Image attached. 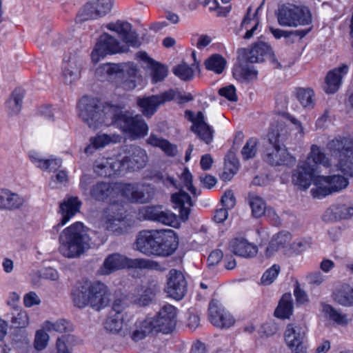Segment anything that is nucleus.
I'll return each instance as SVG.
<instances>
[{
	"mask_svg": "<svg viewBox=\"0 0 353 353\" xmlns=\"http://www.w3.org/2000/svg\"><path fill=\"white\" fill-rule=\"evenodd\" d=\"M121 139V136L116 134H98L96 137L90 138V144L85 148V152L91 153L92 149H99L110 143H119Z\"/></svg>",
	"mask_w": 353,
	"mask_h": 353,
	"instance_id": "34",
	"label": "nucleus"
},
{
	"mask_svg": "<svg viewBox=\"0 0 353 353\" xmlns=\"http://www.w3.org/2000/svg\"><path fill=\"white\" fill-rule=\"evenodd\" d=\"M208 313L210 322L217 327L229 328L234 324V317L217 301L210 303Z\"/></svg>",
	"mask_w": 353,
	"mask_h": 353,
	"instance_id": "23",
	"label": "nucleus"
},
{
	"mask_svg": "<svg viewBox=\"0 0 353 353\" xmlns=\"http://www.w3.org/2000/svg\"><path fill=\"white\" fill-rule=\"evenodd\" d=\"M174 98V92L172 89H170L160 94L139 98L137 104L141 108L143 114L147 117H150L156 112L159 105L173 100Z\"/></svg>",
	"mask_w": 353,
	"mask_h": 353,
	"instance_id": "18",
	"label": "nucleus"
},
{
	"mask_svg": "<svg viewBox=\"0 0 353 353\" xmlns=\"http://www.w3.org/2000/svg\"><path fill=\"white\" fill-rule=\"evenodd\" d=\"M29 339L24 329L15 330L12 334V345L15 348H22L28 345Z\"/></svg>",
	"mask_w": 353,
	"mask_h": 353,
	"instance_id": "55",
	"label": "nucleus"
},
{
	"mask_svg": "<svg viewBox=\"0 0 353 353\" xmlns=\"http://www.w3.org/2000/svg\"><path fill=\"white\" fill-rule=\"evenodd\" d=\"M125 216L118 205H109L103 213L105 227L106 230L116 234H122L126 231Z\"/></svg>",
	"mask_w": 353,
	"mask_h": 353,
	"instance_id": "17",
	"label": "nucleus"
},
{
	"mask_svg": "<svg viewBox=\"0 0 353 353\" xmlns=\"http://www.w3.org/2000/svg\"><path fill=\"white\" fill-rule=\"evenodd\" d=\"M177 309L172 305H163L154 317L147 318L151 323L154 332H171L176 324Z\"/></svg>",
	"mask_w": 353,
	"mask_h": 353,
	"instance_id": "13",
	"label": "nucleus"
},
{
	"mask_svg": "<svg viewBox=\"0 0 353 353\" xmlns=\"http://www.w3.org/2000/svg\"><path fill=\"white\" fill-rule=\"evenodd\" d=\"M183 185L192 194H196V189L192 185V175L188 168H185L180 176Z\"/></svg>",
	"mask_w": 353,
	"mask_h": 353,
	"instance_id": "62",
	"label": "nucleus"
},
{
	"mask_svg": "<svg viewBox=\"0 0 353 353\" xmlns=\"http://www.w3.org/2000/svg\"><path fill=\"white\" fill-rule=\"evenodd\" d=\"M159 290L160 288L157 284L150 283L141 286L137 288V294L132 297V301L139 306H147L152 302Z\"/></svg>",
	"mask_w": 353,
	"mask_h": 353,
	"instance_id": "29",
	"label": "nucleus"
},
{
	"mask_svg": "<svg viewBox=\"0 0 353 353\" xmlns=\"http://www.w3.org/2000/svg\"><path fill=\"white\" fill-rule=\"evenodd\" d=\"M124 268L147 269L163 272L165 268L158 262L145 259H130L119 253L109 254L98 270L99 275H109Z\"/></svg>",
	"mask_w": 353,
	"mask_h": 353,
	"instance_id": "4",
	"label": "nucleus"
},
{
	"mask_svg": "<svg viewBox=\"0 0 353 353\" xmlns=\"http://www.w3.org/2000/svg\"><path fill=\"white\" fill-rule=\"evenodd\" d=\"M141 213L147 220L170 226L177 224L176 216L162 205L146 206L141 210Z\"/></svg>",
	"mask_w": 353,
	"mask_h": 353,
	"instance_id": "19",
	"label": "nucleus"
},
{
	"mask_svg": "<svg viewBox=\"0 0 353 353\" xmlns=\"http://www.w3.org/2000/svg\"><path fill=\"white\" fill-rule=\"evenodd\" d=\"M146 143L153 147L159 148L168 156L174 157L177 153V148L175 145L172 144L168 140L151 133L146 140Z\"/></svg>",
	"mask_w": 353,
	"mask_h": 353,
	"instance_id": "41",
	"label": "nucleus"
},
{
	"mask_svg": "<svg viewBox=\"0 0 353 353\" xmlns=\"http://www.w3.org/2000/svg\"><path fill=\"white\" fill-rule=\"evenodd\" d=\"M192 130L206 144H210L213 140L214 130L205 121L202 112H198L196 125L192 126Z\"/></svg>",
	"mask_w": 353,
	"mask_h": 353,
	"instance_id": "33",
	"label": "nucleus"
},
{
	"mask_svg": "<svg viewBox=\"0 0 353 353\" xmlns=\"http://www.w3.org/2000/svg\"><path fill=\"white\" fill-rule=\"evenodd\" d=\"M348 69L347 65L343 64L327 73L324 85V90L326 93L333 94L339 90L342 83V79L347 73Z\"/></svg>",
	"mask_w": 353,
	"mask_h": 353,
	"instance_id": "28",
	"label": "nucleus"
},
{
	"mask_svg": "<svg viewBox=\"0 0 353 353\" xmlns=\"http://www.w3.org/2000/svg\"><path fill=\"white\" fill-rule=\"evenodd\" d=\"M292 235L289 232L281 231L273 236L265 249V254L268 257L274 255L280 250H285L290 247Z\"/></svg>",
	"mask_w": 353,
	"mask_h": 353,
	"instance_id": "30",
	"label": "nucleus"
},
{
	"mask_svg": "<svg viewBox=\"0 0 353 353\" xmlns=\"http://www.w3.org/2000/svg\"><path fill=\"white\" fill-rule=\"evenodd\" d=\"M281 268L279 265L274 264L268 269L263 274L261 282L263 285H269L272 284L278 276Z\"/></svg>",
	"mask_w": 353,
	"mask_h": 353,
	"instance_id": "59",
	"label": "nucleus"
},
{
	"mask_svg": "<svg viewBox=\"0 0 353 353\" xmlns=\"http://www.w3.org/2000/svg\"><path fill=\"white\" fill-rule=\"evenodd\" d=\"M94 172L100 176H111L120 172L121 163L119 158H100L94 161Z\"/></svg>",
	"mask_w": 353,
	"mask_h": 353,
	"instance_id": "27",
	"label": "nucleus"
},
{
	"mask_svg": "<svg viewBox=\"0 0 353 353\" xmlns=\"http://www.w3.org/2000/svg\"><path fill=\"white\" fill-rule=\"evenodd\" d=\"M136 249L146 256H168L176 250L178 243L173 231L143 230L136 239Z\"/></svg>",
	"mask_w": 353,
	"mask_h": 353,
	"instance_id": "1",
	"label": "nucleus"
},
{
	"mask_svg": "<svg viewBox=\"0 0 353 353\" xmlns=\"http://www.w3.org/2000/svg\"><path fill=\"white\" fill-rule=\"evenodd\" d=\"M234 78L241 83H248L257 79L258 72L254 66L239 63L232 69Z\"/></svg>",
	"mask_w": 353,
	"mask_h": 353,
	"instance_id": "37",
	"label": "nucleus"
},
{
	"mask_svg": "<svg viewBox=\"0 0 353 353\" xmlns=\"http://www.w3.org/2000/svg\"><path fill=\"white\" fill-rule=\"evenodd\" d=\"M78 108L80 118L90 128L95 130L103 125L108 126L112 124L113 117L108 112L115 109L116 105L104 107L98 99L84 97L80 100Z\"/></svg>",
	"mask_w": 353,
	"mask_h": 353,
	"instance_id": "3",
	"label": "nucleus"
},
{
	"mask_svg": "<svg viewBox=\"0 0 353 353\" xmlns=\"http://www.w3.org/2000/svg\"><path fill=\"white\" fill-rule=\"evenodd\" d=\"M79 187L84 195H89L97 201L108 200L115 190V184L103 181L93 183V178L88 174L81 176Z\"/></svg>",
	"mask_w": 353,
	"mask_h": 353,
	"instance_id": "10",
	"label": "nucleus"
},
{
	"mask_svg": "<svg viewBox=\"0 0 353 353\" xmlns=\"http://www.w3.org/2000/svg\"><path fill=\"white\" fill-rule=\"evenodd\" d=\"M83 59L77 52L66 53L62 63V77L65 84H72L80 78Z\"/></svg>",
	"mask_w": 353,
	"mask_h": 353,
	"instance_id": "15",
	"label": "nucleus"
},
{
	"mask_svg": "<svg viewBox=\"0 0 353 353\" xmlns=\"http://www.w3.org/2000/svg\"><path fill=\"white\" fill-rule=\"evenodd\" d=\"M120 48L119 43L114 37L108 33H104L99 37L92 52V60L93 62L97 63L101 58L107 54L119 52Z\"/></svg>",
	"mask_w": 353,
	"mask_h": 353,
	"instance_id": "21",
	"label": "nucleus"
},
{
	"mask_svg": "<svg viewBox=\"0 0 353 353\" xmlns=\"http://www.w3.org/2000/svg\"><path fill=\"white\" fill-rule=\"evenodd\" d=\"M277 20L281 26H305L312 23V14L306 7L288 3L279 8Z\"/></svg>",
	"mask_w": 353,
	"mask_h": 353,
	"instance_id": "8",
	"label": "nucleus"
},
{
	"mask_svg": "<svg viewBox=\"0 0 353 353\" xmlns=\"http://www.w3.org/2000/svg\"><path fill=\"white\" fill-rule=\"evenodd\" d=\"M272 52V49L266 43H256L246 53V59L250 63L262 62Z\"/></svg>",
	"mask_w": 353,
	"mask_h": 353,
	"instance_id": "38",
	"label": "nucleus"
},
{
	"mask_svg": "<svg viewBox=\"0 0 353 353\" xmlns=\"http://www.w3.org/2000/svg\"><path fill=\"white\" fill-rule=\"evenodd\" d=\"M16 313L12 314L11 323L12 326L16 330L22 329L28 325V316L26 311L16 310Z\"/></svg>",
	"mask_w": 353,
	"mask_h": 353,
	"instance_id": "54",
	"label": "nucleus"
},
{
	"mask_svg": "<svg viewBox=\"0 0 353 353\" xmlns=\"http://www.w3.org/2000/svg\"><path fill=\"white\" fill-rule=\"evenodd\" d=\"M81 201L77 196H67L60 203V212L61 219L60 222L54 227L58 231V228L65 225L77 213L80 212Z\"/></svg>",
	"mask_w": 353,
	"mask_h": 353,
	"instance_id": "25",
	"label": "nucleus"
},
{
	"mask_svg": "<svg viewBox=\"0 0 353 353\" xmlns=\"http://www.w3.org/2000/svg\"><path fill=\"white\" fill-rule=\"evenodd\" d=\"M73 341L74 336L70 334L57 338L54 353H72V343Z\"/></svg>",
	"mask_w": 353,
	"mask_h": 353,
	"instance_id": "51",
	"label": "nucleus"
},
{
	"mask_svg": "<svg viewBox=\"0 0 353 353\" xmlns=\"http://www.w3.org/2000/svg\"><path fill=\"white\" fill-rule=\"evenodd\" d=\"M248 200L253 216L259 218L265 214L267 206L262 197L254 192H250L248 194Z\"/></svg>",
	"mask_w": 353,
	"mask_h": 353,
	"instance_id": "45",
	"label": "nucleus"
},
{
	"mask_svg": "<svg viewBox=\"0 0 353 353\" xmlns=\"http://www.w3.org/2000/svg\"><path fill=\"white\" fill-rule=\"evenodd\" d=\"M204 64L207 70L221 74L225 67L226 61L220 54H214L207 59Z\"/></svg>",
	"mask_w": 353,
	"mask_h": 353,
	"instance_id": "47",
	"label": "nucleus"
},
{
	"mask_svg": "<svg viewBox=\"0 0 353 353\" xmlns=\"http://www.w3.org/2000/svg\"><path fill=\"white\" fill-rule=\"evenodd\" d=\"M120 64L105 63L96 70V75L101 81H117L120 83Z\"/></svg>",
	"mask_w": 353,
	"mask_h": 353,
	"instance_id": "36",
	"label": "nucleus"
},
{
	"mask_svg": "<svg viewBox=\"0 0 353 353\" xmlns=\"http://www.w3.org/2000/svg\"><path fill=\"white\" fill-rule=\"evenodd\" d=\"M120 83L127 89L136 88V80L139 77V70L133 63L120 64Z\"/></svg>",
	"mask_w": 353,
	"mask_h": 353,
	"instance_id": "31",
	"label": "nucleus"
},
{
	"mask_svg": "<svg viewBox=\"0 0 353 353\" xmlns=\"http://www.w3.org/2000/svg\"><path fill=\"white\" fill-rule=\"evenodd\" d=\"M171 199L174 203V208L179 211L180 219L186 221L193 205L190 196L185 191L180 190L179 192L173 194Z\"/></svg>",
	"mask_w": 353,
	"mask_h": 353,
	"instance_id": "26",
	"label": "nucleus"
},
{
	"mask_svg": "<svg viewBox=\"0 0 353 353\" xmlns=\"http://www.w3.org/2000/svg\"><path fill=\"white\" fill-rule=\"evenodd\" d=\"M232 252L238 256L250 258L256 255L257 248L243 238H236L230 243Z\"/></svg>",
	"mask_w": 353,
	"mask_h": 353,
	"instance_id": "32",
	"label": "nucleus"
},
{
	"mask_svg": "<svg viewBox=\"0 0 353 353\" xmlns=\"http://www.w3.org/2000/svg\"><path fill=\"white\" fill-rule=\"evenodd\" d=\"M121 195L130 203L146 204L155 196L156 190L153 185L145 182H135L123 184L120 189Z\"/></svg>",
	"mask_w": 353,
	"mask_h": 353,
	"instance_id": "9",
	"label": "nucleus"
},
{
	"mask_svg": "<svg viewBox=\"0 0 353 353\" xmlns=\"http://www.w3.org/2000/svg\"><path fill=\"white\" fill-rule=\"evenodd\" d=\"M28 353H39V351L44 349V329L41 328L36 332L34 342V350L28 347Z\"/></svg>",
	"mask_w": 353,
	"mask_h": 353,
	"instance_id": "61",
	"label": "nucleus"
},
{
	"mask_svg": "<svg viewBox=\"0 0 353 353\" xmlns=\"http://www.w3.org/2000/svg\"><path fill=\"white\" fill-rule=\"evenodd\" d=\"M24 203L23 198L8 190H0V209L13 210L19 209Z\"/></svg>",
	"mask_w": 353,
	"mask_h": 353,
	"instance_id": "35",
	"label": "nucleus"
},
{
	"mask_svg": "<svg viewBox=\"0 0 353 353\" xmlns=\"http://www.w3.org/2000/svg\"><path fill=\"white\" fill-rule=\"evenodd\" d=\"M72 330L70 323L64 319H59L56 322L46 321V331L57 332L59 333L69 332Z\"/></svg>",
	"mask_w": 353,
	"mask_h": 353,
	"instance_id": "53",
	"label": "nucleus"
},
{
	"mask_svg": "<svg viewBox=\"0 0 353 353\" xmlns=\"http://www.w3.org/2000/svg\"><path fill=\"white\" fill-rule=\"evenodd\" d=\"M72 301L74 305L79 308H83L90 306L89 294L87 292V285L83 286L81 290H75L72 293Z\"/></svg>",
	"mask_w": 353,
	"mask_h": 353,
	"instance_id": "50",
	"label": "nucleus"
},
{
	"mask_svg": "<svg viewBox=\"0 0 353 353\" xmlns=\"http://www.w3.org/2000/svg\"><path fill=\"white\" fill-rule=\"evenodd\" d=\"M165 291L174 299L181 300L184 297L187 292V282L181 272L174 269L169 272Z\"/></svg>",
	"mask_w": 353,
	"mask_h": 353,
	"instance_id": "24",
	"label": "nucleus"
},
{
	"mask_svg": "<svg viewBox=\"0 0 353 353\" xmlns=\"http://www.w3.org/2000/svg\"><path fill=\"white\" fill-rule=\"evenodd\" d=\"M8 331V323L0 319V352L1 353H10L12 347L3 341Z\"/></svg>",
	"mask_w": 353,
	"mask_h": 353,
	"instance_id": "60",
	"label": "nucleus"
},
{
	"mask_svg": "<svg viewBox=\"0 0 353 353\" xmlns=\"http://www.w3.org/2000/svg\"><path fill=\"white\" fill-rule=\"evenodd\" d=\"M283 131V128L279 129V125L272 126L268 134L270 145L266 148L264 160L271 165L292 166L296 163V159L288 152L285 146L280 145V142L285 139Z\"/></svg>",
	"mask_w": 353,
	"mask_h": 353,
	"instance_id": "5",
	"label": "nucleus"
},
{
	"mask_svg": "<svg viewBox=\"0 0 353 353\" xmlns=\"http://www.w3.org/2000/svg\"><path fill=\"white\" fill-rule=\"evenodd\" d=\"M152 326L148 319H145L143 321L137 322L133 329L126 328L125 332L127 336H129L133 341L137 342L154 332Z\"/></svg>",
	"mask_w": 353,
	"mask_h": 353,
	"instance_id": "39",
	"label": "nucleus"
},
{
	"mask_svg": "<svg viewBox=\"0 0 353 353\" xmlns=\"http://www.w3.org/2000/svg\"><path fill=\"white\" fill-rule=\"evenodd\" d=\"M108 112L113 117L112 124L133 138H143L148 134L149 128L139 114L132 115L128 111H123L117 106Z\"/></svg>",
	"mask_w": 353,
	"mask_h": 353,
	"instance_id": "7",
	"label": "nucleus"
},
{
	"mask_svg": "<svg viewBox=\"0 0 353 353\" xmlns=\"http://www.w3.org/2000/svg\"><path fill=\"white\" fill-rule=\"evenodd\" d=\"M335 301L343 306H352L353 288L349 285L343 286L335 294Z\"/></svg>",
	"mask_w": 353,
	"mask_h": 353,
	"instance_id": "49",
	"label": "nucleus"
},
{
	"mask_svg": "<svg viewBox=\"0 0 353 353\" xmlns=\"http://www.w3.org/2000/svg\"><path fill=\"white\" fill-rule=\"evenodd\" d=\"M25 90L21 88L15 89L6 102V106L10 115L18 114L22 108Z\"/></svg>",
	"mask_w": 353,
	"mask_h": 353,
	"instance_id": "42",
	"label": "nucleus"
},
{
	"mask_svg": "<svg viewBox=\"0 0 353 353\" xmlns=\"http://www.w3.org/2000/svg\"><path fill=\"white\" fill-rule=\"evenodd\" d=\"M293 305L290 294L283 295L279 305L275 310L274 314L280 319H288L292 314Z\"/></svg>",
	"mask_w": 353,
	"mask_h": 353,
	"instance_id": "46",
	"label": "nucleus"
},
{
	"mask_svg": "<svg viewBox=\"0 0 353 353\" xmlns=\"http://www.w3.org/2000/svg\"><path fill=\"white\" fill-rule=\"evenodd\" d=\"M123 156L119 157L121 170L137 171L143 169L148 160L146 151L139 146L130 145L126 146Z\"/></svg>",
	"mask_w": 353,
	"mask_h": 353,
	"instance_id": "12",
	"label": "nucleus"
},
{
	"mask_svg": "<svg viewBox=\"0 0 353 353\" xmlns=\"http://www.w3.org/2000/svg\"><path fill=\"white\" fill-rule=\"evenodd\" d=\"M152 72V81L153 83L160 82L164 80L168 75V68L157 62H154L150 65Z\"/></svg>",
	"mask_w": 353,
	"mask_h": 353,
	"instance_id": "56",
	"label": "nucleus"
},
{
	"mask_svg": "<svg viewBox=\"0 0 353 353\" xmlns=\"http://www.w3.org/2000/svg\"><path fill=\"white\" fill-rule=\"evenodd\" d=\"M323 312L325 317L334 323L345 326L350 322V319L347 314L342 312L340 310H336L329 304L323 305Z\"/></svg>",
	"mask_w": 353,
	"mask_h": 353,
	"instance_id": "44",
	"label": "nucleus"
},
{
	"mask_svg": "<svg viewBox=\"0 0 353 353\" xmlns=\"http://www.w3.org/2000/svg\"><path fill=\"white\" fill-rule=\"evenodd\" d=\"M90 307L96 311L105 308L110 303L111 292L108 287L101 281L87 284Z\"/></svg>",
	"mask_w": 353,
	"mask_h": 353,
	"instance_id": "16",
	"label": "nucleus"
},
{
	"mask_svg": "<svg viewBox=\"0 0 353 353\" xmlns=\"http://www.w3.org/2000/svg\"><path fill=\"white\" fill-rule=\"evenodd\" d=\"M90 238L82 223L76 222L59 235V250L67 258H77L88 250Z\"/></svg>",
	"mask_w": 353,
	"mask_h": 353,
	"instance_id": "2",
	"label": "nucleus"
},
{
	"mask_svg": "<svg viewBox=\"0 0 353 353\" xmlns=\"http://www.w3.org/2000/svg\"><path fill=\"white\" fill-rule=\"evenodd\" d=\"M305 161H309L310 164L315 165V169L317 170V165H321L325 168L332 165L331 161L325 154L323 150L316 145H312L310 152L307 155Z\"/></svg>",
	"mask_w": 353,
	"mask_h": 353,
	"instance_id": "40",
	"label": "nucleus"
},
{
	"mask_svg": "<svg viewBox=\"0 0 353 353\" xmlns=\"http://www.w3.org/2000/svg\"><path fill=\"white\" fill-rule=\"evenodd\" d=\"M104 327L110 332L119 334L123 336H127V325H125L123 327V316L120 314H110L104 323Z\"/></svg>",
	"mask_w": 353,
	"mask_h": 353,
	"instance_id": "43",
	"label": "nucleus"
},
{
	"mask_svg": "<svg viewBox=\"0 0 353 353\" xmlns=\"http://www.w3.org/2000/svg\"><path fill=\"white\" fill-rule=\"evenodd\" d=\"M327 148L336 161L337 170L345 176L353 177V139L336 137L328 142Z\"/></svg>",
	"mask_w": 353,
	"mask_h": 353,
	"instance_id": "6",
	"label": "nucleus"
},
{
	"mask_svg": "<svg viewBox=\"0 0 353 353\" xmlns=\"http://www.w3.org/2000/svg\"><path fill=\"white\" fill-rule=\"evenodd\" d=\"M258 140L256 138L249 139L245 145L243 147L241 154L245 160L252 159L255 157L257 152Z\"/></svg>",
	"mask_w": 353,
	"mask_h": 353,
	"instance_id": "57",
	"label": "nucleus"
},
{
	"mask_svg": "<svg viewBox=\"0 0 353 353\" xmlns=\"http://www.w3.org/2000/svg\"><path fill=\"white\" fill-rule=\"evenodd\" d=\"M219 94L230 101L234 102L238 99L236 93V88L233 85H230L219 89Z\"/></svg>",
	"mask_w": 353,
	"mask_h": 353,
	"instance_id": "64",
	"label": "nucleus"
},
{
	"mask_svg": "<svg viewBox=\"0 0 353 353\" xmlns=\"http://www.w3.org/2000/svg\"><path fill=\"white\" fill-rule=\"evenodd\" d=\"M315 165L309 163V161H301L292 174V182L304 190L307 189L312 183L314 184L315 180L319 176L316 175Z\"/></svg>",
	"mask_w": 353,
	"mask_h": 353,
	"instance_id": "20",
	"label": "nucleus"
},
{
	"mask_svg": "<svg viewBox=\"0 0 353 353\" xmlns=\"http://www.w3.org/2000/svg\"><path fill=\"white\" fill-rule=\"evenodd\" d=\"M348 183L347 179L339 174L319 176L314 182L316 188L311 190V193L314 198H322L332 192L341 191Z\"/></svg>",
	"mask_w": 353,
	"mask_h": 353,
	"instance_id": "11",
	"label": "nucleus"
},
{
	"mask_svg": "<svg viewBox=\"0 0 353 353\" xmlns=\"http://www.w3.org/2000/svg\"><path fill=\"white\" fill-rule=\"evenodd\" d=\"M305 336V330L299 325L289 324L284 333L285 343L292 353H306Z\"/></svg>",
	"mask_w": 353,
	"mask_h": 353,
	"instance_id": "22",
	"label": "nucleus"
},
{
	"mask_svg": "<svg viewBox=\"0 0 353 353\" xmlns=\"http://www.w3.org/2000/svg\"><path fill=\"white\" fill-rule=\"evenodd\" d=\"M173 73L183 81H190L194 77V70L185 63H182L172 69Z\"/></svg>",
	"mask_w": 353,
	"mask_h": 353,
	"instance_id": "52",
	"label": "nucleus"
},
{
	"mask_svg": "<svg viewBox=\"0 0 353 353\" xmlns=\"http://www.w3.org/2000/svg\"><path fill=\"white\" fill-rule=\"evenodd\" d=\"M106 28L111 31L118 33L122 39L132 29V25L126 21H117L116 23H110Z\"/></svg>",
	"mask_w": 353,
	"mask_h": 353,
	"instance_id": "58",
	"label": "nucleus"
},
{
	"mask_svg": "<svg viewBox=\"0 0 353 353\" xmlns=\"http://www.w3.org/2000/svg\"><path fill=\"white\" fill-rule=\"evenodd\" d=\"M28 158L36 167L40 169L44 168V157L41 152L35 149L30 150L28 152Z\"/></svg>",
	"mask_w": 353,
	"mask_h": 353,
	"instance_id": "63",
	"label": "nucleus"
},
{
	"mask_svg": "<svg viewBox=\"0 0 353 353\" xmlns=\"http://www.w3.org/2000/svg\"><path fill=\"white\" fill-rule=\"evenodd\" d=\"M113 0H91L86 3L77 17L79 22L97 19L110 12Z\"/></svg>",
	"mask_w": 353,
	"mask_h": 353,
	"instance_id": "14",
	"label": "nucleus"
},
{
	"mask_svg": "<svg viewBox=\"0 0 353 353\" xmlns=\"http://www.w3.org/2000/svg\"><path fill=\"white\" fill-rule=\"evenodd\" d=\"M296 97L301 104L306 108H313L314 92L310 88H299L296 89Z\"/></svg>",
	"mask_w": 353,
	"mask_h": 353,
	"instance_id": "48",
	"label": "nucleus"
}]
</instances>
